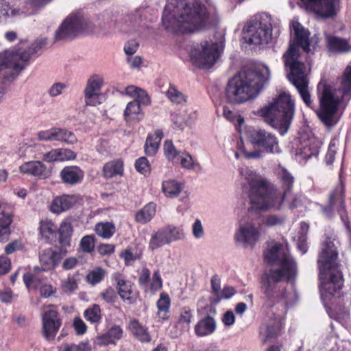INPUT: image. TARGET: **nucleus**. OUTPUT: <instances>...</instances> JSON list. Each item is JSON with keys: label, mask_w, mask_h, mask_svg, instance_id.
<instances>
[{"label": "nucleus", "mask_w": 351, "mask_h": 351, "mask_svg": "<svg viewBox=\"0 0 351 351\" xmlns=\"http://www.w3.org/2000/svg\"><path fill=\"white\" fill-rule=\"evenodd\" d=\"M156 214V204L150 202L139 210L135 215L136 222L145 224L154 217Z\"/></svg>", "instance_id": "obj_33"}, {"label": "nucleus", "mask_w": 351, "mask_h": 351, "mask_svg": "<svg viewBox=\"0 0 351 351\" xmlns=\"http://www.w3.org/2000/svg\"><path fill=\"white\" fill-rule=\"evenodd\" d=\"M317 115L328 128L335 126L351 99V89H317Z\"/></svg>", "instance_id": "obj_7"}, {"label": "nucleus", "mask_w": 351, "mask_h": 351, "mask_svg": "<svg viewBox=\"0 0 351 351\" xmlns=\"http://www.w3.org/2000/svg\"><path fill=\"white\" fill-rule=\"evenodd\" d=\"M265 234V230H262L257 219H253L240 222L234 233V239L244 247L253 249Z\"/></svg>", "instance_id": "obj_14"}, {"label": "nucleus", "mask_w": 351, "mask_h": 351, "mask_svg": "<svg viewBox=\"0 0 351 351\" xmlns=\"http://www.w3.org/2000/svg\"><path fill=\"white\" fill-rule=\"evenodd\" d=\"M72 232L73 227L71 222L67 219L63 221L59 228L60 242L64 245H69Z\"/></svg>", "instance_id": "obj_43"}, {"label": "nucleus", "mask_w": 351, "mask_h": 351, "mask_svg": "<svg viewBox=\"0 0 351 351\" xmlns=\"http://www.w3.org/2000/svg\"><path fill=\"white\" fill-rule=\"evenodd\" d=\"M276 178L282 191L269 180L261 176H255L249 181V197L252 208L279 210L282 208L284 201L291 195L295 178L282 166L276 169Z\"/></svg>", "instance_id": "obj_2"}, {"label": "nucleus", "mask_w": 351, "mask_h": 351, "mask_svg": "<svg viewBox=\"0 0 351 351\" xmlns=\"http://www.w3.org/2000/svg\"><path fill=\"white\" fill-rule=\"evenodd\" d=\"M243 32L246 34L245 38L249 44L254 45L267 44L272 36L270 16L264 14L258 19L250 20L243 27Z\"/></svg>", "instance_id": "obj_10"}, {"label": "nucleus", "mask_w": 351, "mask_h": 351, "mask_svg": "<svg viewBox=\"0 0 351 351\" xmlns=\"http://www.w3.org/2000/svg\"><path fill=\"white\" fill-rule=\"evenodd\" d=\"M162 287V280L158 270L154 271L150 284L149 285L148 291L152 293L159 291Z\"/></svg>", "instance_id": "obj_50"}, {"label": "nucleus", "mask_w": 351, "mask_h": 351, "mask_svg": "<svg viewBox=\"0 0 351 351\" xmlns=\"http://www.w3.org/2000/svg\"><path fill=\"white\" fill-rule=\"evenodd\" d=\"M84 318L92 324L98 323L100 322L101 308L99 305L93 304L90 307L86 308L84 312Z\"/></svg>", "instance_id": "obj_44"}, {"label": "nucleus", "mask_w": 351, "mask_h": 351, "mask_svg": "<svg viewBox=\"0 0 351 351\" xmlns=\"http://www.w3.org/2000/svg\"><path fill=\"white\" fill-rule=\"evenodd\" d=\"M125 91L135 100L128 104L124 111L125 120L128 123L139 122L144 117L140 104H148L149 97L145 89H125Z\"/></svg>", "instance_id": "obj_16"}, {"label": "nucleus", "mask_w": 351, "mask_h": 351, "mask_svg": "<svg viewBox=\"0 0 351 351\" xmlns=\"http://www.w3.org/2000/svg\"><path fill=\"white\" fill-rule=\"evenodd\" d=\"M269 80V71L265 66L261 70L243 69L229 81L226 88H263Z\"/></svg>", "instance_id": "obj_11"}, {"label": "nucleus", "mask_w": 351, "mask_h": 351, "mask_svg": "<svg viewBox=\"0 0 351 351\" xmlns=\"http://www.w3.org/2000/svg\"><path fill=\"white\" fill-rule=\"evenodd\" d=\"M163 136V132L161 130H156L154 134L147 136L144 146L147 156H153L156 154Z\"/></svg>", "instance_id": "obj_26"}, {"label": "nucleus", "mask_w": 351, "mask_h": 351, "mask_svg": "<svg viewBox=\"0 0 351 351\" xmlns=\"http://www.w3.org/2000/svg\"><path fill=\"white\" fill-rule=\"evenodd\" d=\"M223 47V43L205 40L191 50V58L199 67L210 68L219 58Z\"/></svg>", "instance_id": "obj_13"}, {"label": "nucleus", "mask_w": 351, "mask_h": 351, "mask_svg": "<svg viewBox=\"0 0 351 351\" xmlns=\"http://www.w3.org/2000/svg\"><path fill=\"white\" fill-rule=\"evenodd\" d=\"M163 228L167 237L169 239V244L173 241H181L185 239L186 234L182 227L168 225Z\"/></svg>", "instance_id": "obj_42"}, {"label": "nucleus", "mask_w": 351, "mask_h": 351, "mask_svg": "<svg viewBox=\"0 0 351 351\" xmlns=\"http://www.w3.org/2000/svg\"><path fill=\"white\" fill-rule=\"evenodd\" d=\"M289 29L293 40L290 41L287 51L283 55L285 66L289 73L287 77L295 88H308V79L304 63L299 60V48L308 54H313L319 43L316 35L310 38L309 30L298 21L293 20Z\"/></svg>", "instance_id": "obj_3"}, {"label": "nucleus", "mask_w": 351, "mask_h": 351, "mask_svg": "<svg viewBox=\"0 0 351 351\" xmlns=\"http://www.w3.org/2000/svg\"><path fill=\"white\" fill-rule=\"evenodd\" d=\"M63 351H90L91 348L88 342L82 341L78 344L64 343L62 345Z\"/></svg>", "instance_id": "obj_53"}, {"label": "nucleus", "mask_w": 351, "mask_h": 351, "mask_svg": "<svg viewBox=\"0 0 351 351\" xmlns=\"http://www.w3.org/2000/svg\"><path fill=\"white\" fill-rule=\"evenodd\" d=\"M51 1V0H27L26 5L29 6L31 9L30 11L27 12V14H33L36 10L44 7Z\"/></svg>", "instance_id": "obj_61"}, {"label": "nucleus", "mask_w": 351, "mask_h": 351, "mask_svg": "<svg viewBox=\"0 0 351 351\" xmlns=\"http://www.w3.org/2000/svg\"><path fill=\"white\" fill-rule=\"evenodd\" d=\"M38 138L44 141H58L66 144H74L77 142L75 135L71 131L64 128H52L38 133Z\"/></svg>", "instance_id": "obj_19"}, {"label": "nucleus", "mask_w": 351, "mask_h": 351, "mask_svg": "<svg viewBox=\"0 0 351 351\" xmlns=\"http://www.w3.org/2000/svg\"><path fill=\"white\" fill-rule=\"evenodd\" d=\"M106 271L100 267H96L91 270L86 276V281L91 285L99 283L104 278Z\"/></svg>", "instance_id": "obj_46"}, {"label": "nucleus", "mask_w": 351, "mask_h": 351, "mask_svg": "<svg viewBox=\"0 0 351 351\" xmlns=\"http://www.w3.org/2000/svg\"><path fill=\"white\" fill-rule=\"evenodd\" d=\"M326 42L328 50L333 53H346L351 48L346 40L339 37L328 35Z\"/></svg>", "instance_id": "obj_29"}, {"label": "nucleus", "mask_w": 351, "mask_h": 351, "mask_svg": "<svg viewBox=\"0 0 351 351\" xmlns=\"http://www.w3.org/2000/svg\"><path fill=\"white\" fill-rule=\"evenodd\" d=\"M282 320L274 324H264L260 329V337L263 342L267 341L275 337L280 330Z\"/></svg>", "instance_id": "obj_38"}, {"label": "nucleus", "mask_w": 351, "mask_h": 351, "mask_svg": "<svg viewBox=\"0 0 351 351\" xmlns=\"http://www.w3.org/2000/svg\"><path fill=\"white\" fill-rule=\"evenodd\" d=\"M23 281L26 287L29 289H38L43 284V280L39 275L32 272L24 274Z\"/></svg>", "instance_id": "obj_45"}, {"label": "nucleus", "mask_w": 351, "mask_h": 351, "mask_svg": "<svg viewBox=\"0 0 351 351\" xmlns=\"http://www.w3.org/2000/svg\"><path fill=\"white\" fill-rule=\"evenodd\" d=\"M298 93L302 99L304 104L309 108H313L315 107L312 95L309 89H298Z\"/></svg>", "instance_id": "obj_64"}, {"label": "nucleus", "mask_w": 351, "mask_h": 351, "mask_svg": "<svg viewBox=\"0 0 351 351\" xmlns=\"http://www.w3.org/2000/svg\"><path fill=\"white\" fill-rule=\"evenodd\" d=\"M22 12L6 0H0V23H6L21 15Z\"/></svg>", "instance_id": "obj_28"}, {"label": "nucleus", "mask_w": 351, "mask_h": 351, "mask_svg": "<svg viewBox=\"0 0 351 351\" xmlns=\"http://www.w3.org/2000/svg\"><path fill=\"white\" fill-rule=\"evenodd\" d=\"M206 7L197 0H173L163 11L165 28L173 33L186 34L202 29L206 23Z\"/></svg>", "instance_id": "obj_4"}, {"label": "nucleus", "mask_w": 351, "mask_h": 351, "mask_svg": "<svg viewBox=\"0 0 351 351\" xmlns=\"http://www.w3.org/2000/svg\"><path fill=\"white\" fill-rule=\"evenodd\" d=\"M96 234L105 239L111 238L116 232V227L112 222H99L95 226Z\"/></svg>", "instance_id": "obj_39"}, {"label": "nucleus", "mask_w": 351, "mask_h": 351, "mask_svg": "<svg viewBox=\"0 0 351 351\" xmlns=\"http://www.w3.org/2000/svg\"><path fill=\"white\" fill-rule=\"evenodd\" d=\"M110 344L114 345L115 342L110 339L106 332L97 336L94 341V345L97 347H104Z\"/></svg>", "instance_id": "obj_63"}, {"label": "nucleus", "mask_w": 351, "mask_h": 351, "mask_svg": "<svg viewBox=\"0 0 351 351\" xmlns=\"http://www.w3.org/2000/svg\"><path fill=\"white\" fill-rule=\"evenodd\" d=\"M150 280V271L149 270L144 267L143 268L139 278L138 285L144 290L145 292H147L149 289V281Z\"/></svg>", "instance_id": "obj_57"}, {"label": "nucleus", "mask_w": 351, "mask_h": 351, "mask_svg": "<svg viewBox=\"0 0 351 351\" xmlns=\"http://www.w3.org/2000/svg\"><path fill=\"white\" fill-rule=\"evenodd\" d=\"M236 293L237 291L233 287H224L223 289H221V291L217 298H214V302L219 303L222 300H228L232 298Z\"/></svg>", "instance_id": "obj_55"}, {"label": "nucleus", "mask_w": 351, "mask_h": 351, "mask_svg": "<svg viewBox=\"0 0 351 351\" xmlns=\"http://www.w3.org/2000/svg\"><path fill=\"white\" fill-rule=\"evenodd\" d=\"M85 99L87 105L97 106L103 103L106 96L101 92V89H86Z\"/></svg>", "instance_id": "obj_40"}, {"label": "nucleus", "mask_w": 351, "mask_h": 351, "mask_svg": "<svg viewBox=\"0 0 351 351\" xmlns=\"http://www.w3.org/2000/svg\"><path fill=\"white\" fill-rule=\"evenodd\" d=\"M113 279L117 283L118 293L120 298L129 304H133L134 300L131 296L132 291L130 282L126 280L119 273L115 274Z\"/></svg>", "instance_id": "obj_24"}, {"label": "nucleus", "mask_w": 351, "mask_h": 351, "mask_svg": "<svg viewBox=\"0 0 351 351\" xmlns=\"http://www.w3.org/2000/svg\"><path fill=\"white\" fill-rule=\"evenodd\" d=\"M265 261L278 269H271L262 279V290L266 298L271 302H281L286 306L292 305L296 300L295 291L287 292L280 284L283 280L292 281L297 276V265L290 256L287 245L277 242L269 244L264 252Z\"/></svg>", "instance_id": "obj_1"}, {"label": "nucleus", "mask_w": 351, "mask_h": 351, "mask_svg": "<svg viewBox=\"0 0 351 351\" xmlns=\"http://www.w3.org/2000/svg\"><path fill=\"white\" fill-rule=\"evenodd\" d=\"M61 287L62 291L66 293H71L73 292L78 288L76 278L74 276H69L67 278L62 281Z\"/></svg>", "instance_id": "obj_48"}, {"label": "nucleus", "mask_w": 351, "mask_h": 351, "mask_svg": "<svg viewBox=\"0 0 351 351\" xmlns=\"http://www.w3.org/2000/svg\"><path fill=\"white\" fill-rule=\"evenodd\" d=\"M349 305L350 302L348 301V304L346 305L335 306L328 311L330 317L341 323H346L350 319Z\"/></svg>", "instance_id": "obj_34"}, {"label": "nucleus", "mask_w": 351, "mask_h": 351, "mask_svg": "<svg viewBox=\"0 0 351 351\" xmlns=\"http://www.w3.org/2000/svg\"><path fill=\"white\" fill-rule=\"evenodd\" d=\"M129 328L133 335L142 343L151 341L152 337L147 328L142 325L137 319H131L129 324Z\"/></svg>", "instance_id": "obj_27"}, {"label": "nucleus", "mask_w": 351, "mask_h": 351, "mask_svg": "<svg viewBox=\"0 0 351 351\" xmlns=\"http://www.w3.org/2000/svg\"><path fill=\"white\" fill-rule=\"evenodd\" d=\"M60 176L64 183L75 185L83 180L84 172L77 166H68L61 170Z\"/></svg>", "instance_id": "obj_22"}, {"label": "nucleus", "mask_w": 351, "mask_h": 351, "mask_svg": "<svg viewBox=\"0 0 351 351\" xmlns=\"http://www.w3.org/2000/svg\"><path fill=\"white\" fill-rule=\"evenodd\" d=\"M135 168L138 172L145 176L150 173V165L146 157H141L135 162Z\"/></svg>", "instance_id": "obj_52"}, {"label": "nucleus", "mask_w": 351, "mask_h": 351, "mask_svg": "<svg viewBox=\"0 0 351 351\" xmlns=\"http://www.w3.org/2000/svg\"><path fill=\"white\" fill-rule=\"evenodd\" d=\"M215 328V319L210 316H207L196 324L195 331L197 336L204 337L212 334Z\"/></svg>", "instance_id": "obj_31"}, {"label": "nucleus", "mask_w": 351, "mask_h": 351, "mask_svg": "<svg viewBox=\"0 0 351 351\" xmlns=\"http://www.w3.org/2000/svg\"><path fill=\"white\" fill-rule=\"evenodd\" d=\"M223 114L224 117L230 121V122L237 121L239 125L244 123V119L240 115L234 114L232 110L228 109L227 107H223Z\"/></svg>", "instance_id": "obj_62"}, {"label": "nucleus", "mask_w": 351, "mask_h": 351, "mask_svg": "<svg viewBox=\"0 0 351 351\" xmlns=\"http://www.w3.org/2000/svg\"><path fill=\"white\" fill-rule=\"evenodd\" d=\"M39 230L41 236L45 239H49L55 232L53 223L50 221H41Z\"/></svg>", "instance_id": "obj_58"}, {"label": "nucleus", "mask_w": 351, "mask_h": 351, "mask_svg": "<svg viewBox=\"0 0 351 351\" xmlns=\"http://www.w3.org/2000/svg\"><path fill=\"white\" fill-rule=\"evenodd\" d=\"M182 190V184L173 180H170L162 182V191L165 196L168 197L173 198L177 197Z\"/></svg>", "instance_id": "obj_41"}, {"label": "nucleus", "mask_w": 351, "mask_h": 351, "mask_svg": "<svg viewBox=\"0 0 351 351\" xmlns=\"http://www.w3.org/2000/svg\"><path fill=\"white\" fill-rule=\"evenodd\" d=\"M343 170L339 172V184L331 192L329 196V204L322 208V213L328 217H330L332 211L336 210L340 216L341 220L346 226L350 244L351 245V228L349 225L348 214L344 203V184L343 180Z\"/></svg>", "instance_id": "obj_12"}, {"label": "nucleus", "mask_w": 351, "mask_h": 351, "mask_svg": "<svg viewBox=\"0 0 351 351\" xmlns=\"http://www.w3.org/2000/svg\"><path fill=\"white\" fill-rule=\"evenodd\" d=\"M45 45V41L35 42L29 47L22 44L14 49L0 53V71L10 70L6 72L5 78L14 80Z\"/></svg>", "instance_id": "obj_8"}, {"label": "nucleus", "mask_w": 351, "mask_h": 351, "mask_svg": "<svg viewBox=\"0 0 351 351\" xmlns=\"http://www.w3.org/2000/svg\"><path fill=\"white\" fill-rule=\"evenodd\" d=\"M163 151L165 157L168 160L173 161L180 154L179 151L176 148L173 142L167 140L164 143Z\"/></svg>", "instance_id": "obj_49"}, {"label": "nucleus", "mask_w": 351, "mask_h": 351, "mask_svg": "<svg viewBox=\"0 0 351 351\" xmlns=\"http://www.w3.org/2000/svg\"><path fill=\"white\" fill-rule=\"evenodd\" d=\"M39 259L42 265L49 270L58 265L60 254L51 249H47L41 252Z\"/></svg>", "instance_id": "obj_30"}, {"label": "nucleus", "mask_w": 351, "mask_h": 351, "mask_svg": "<svg viewBox=\"0 0 351 351\" xmlns=\"http://www.w3.org/2000/svg\"><path fill=\"white\" fill-rule=\"evenodd\" d=\"M165 95L174 104H181L186 101V96L179 89H167Z\"/></svg>", "instance_id": "obj_47"}, {"label": "nucleus", "mask_w": 351, "mask_h": 351, "mask_svg": "<svg viewBox=\"0 0 351 351\" xmlns=\"http://www.w3.org/2000/svg\"><path fill=\"white\" fill-rule=\"evenodd\" d=\"M82 250L85 252H91L95 247L94 237L90 235L84 237L80 241Z\"/></svg>", "instance_id": "obj_60"}, {"label": "nucleus", "mask_w": 351, "mask_h": 351, "mask_svg": "<svg viewBox=\"0 0 351 351\" xmlns=\"http://www.w3.org/2000/svg\"><path fill=\"white\" fill-rule=\"evenodd\" d=\"M123 173V164L119 160L109 162L103 167V175L106 178H111L116 176H122Z\"/></svg>", "instance_id": "obj_37"}, {"label": "nucleus", "mask_w": 351, "mask_h": 351, "mask_svg": "<svg viewBox=\"0 0 351 351\" xmlns=\"http://www.w3.org/2000/svg\"><path fill=\"white\" fill-rule=\"evenodd\" d=\"M338 252L333 241L327 239L323 243L317 263L319 269L321 298L325 302L340 291L343 278L337 263Z\"/></svg>", "instance_id": "obj_5"}, {"label": "nucleus", "mask_w": 351, "mask_h": 351, "mask_svg": "<svg viewBox=\"0 0 351 351\" xmlns=\"http://www.w3.org/2000/svg\"><path fill=\"white\" fill-rule=\"evenodd\" d=\"M297 154L302 158L307 160L313 156H316L318 154V149L312 140H308L301 143L297 149Z\"/></svg>", "instance_id": "obj_36"}, {"label": "nucleus", "mask_w": 351, "mask_h": 351, "mask_svg": "<svg viewBox=\"0 0 351 351\" xmlns=\"http://www.w3.org/2000/svg\"><path fill=\"white\" fill-rule=\"evenodd\" d=\"M258 221L263 230L265 228H271L276 226L282 225L285 221V217L280 215H267L256 219Z\"/></svg>", "instance_id": "obj_35"}, {"label": "nucleus", "mask_w": 351, "mask_h": 351, "mask_svg": "<svg viewBox=\"0 0 351 351\" xmlns=\"http://www.w3.org/2000/svg\"><path fill=\"white\" fill-rule=\"evenodd\" d=\"M76 202V198L73 195H61L55 197L50 206V210L60 214L72 208Z\"/></svg>", "instance_id": "obj_25"}, {"label": "nucleus", "mask_w": 351, "mask_h": 351, "mask_svg": "<svg viewBox=\"0 0 351 351\" xmlns=\"http://www.w3.org/2000/svg\"><path fill=\"white\" fill-rule=\"evenodd\" d=\"M262 89H226L227 100L232 104H240L258 97Z\"/></svg>", "instance_id": "obj_20"}, {"label": "nucleus", "mask_w": 351, "mask_h": 351, "mask_svg": "<svg viewBox=\"0 0 351 351\" xmlns=\"http://www.w3.org/2000/svg\"><path fill=\"white\" fill-rule=\"evenodd\" d=\"M95 28V24L81 13H71L56 30L54 39L56 41L73 40L80 35L93 33Z\"/></svg>", "instance_id": "obj_9"}, {"label": "nucleus", "mask_w": 351, "mask_h": 351, "mask_svg": "<svg viewBox=\"0 0 351 351\" xmlns=\"http://www.w3.org/2000/svg\"><path fill=\"white\" fill-rule=\"evenodd\" d=\"M171 300L169 295L161 293L160 298L157 301V307L160 312L167 313L170 307Z\"/></svg>", "instance_id": "obj_56"}, {"label": "nucleus", "mask_w": 351, "mask_h": 351, "mask_svg": "<svg viewBox=\"0 0 351 351\" xmlns=\"http://www.w3.org/2000/svg\"><path fill=\"white\" fill-rule=\"evenodd\" d=\"M247 138L254 146L262 148L263 151L269 154H279L281 149L276 136L265 129L249 128Z\"/></svg>", "instance_id": "obj_15"}, {"label": "nucleus", "mask_w": 351, "mask_h": 351, "mask_svg": "<svg viewBox=\"0 0 351 351\" xmlns=\"http://www.w3.org/2000/svg\"><path fill=\"white\" fill-rule=\"evenodd\" d=\"M19 171L21 173L40 179H46L51 174L49 169L42 162L38 160L28 161L23 163L19 167Z\"/></svg>", "instance_id": "obj_21"}, {"label": "nucleus", "mask_w": 351, "mask_h": 351, "mask_svg": "<svg viewBox=\"0 0 351 351\" xmlns=\"http://www.w3.org/2000/svg\"><path fill=\"white\" fill-rule=\"evenodd\" d=\"M341 0H300L302 6L308 12L322 19L335 17L340 9Z\"/></svg>", "instance_id": "obj_17"}, {"label": "nucleus", "mask_w": 351, "mask_h": 351, "mask_svg": "<svg viewBox=\"0 0 351 351\" xmlns=\"http://www.w3.org/2000/svg\"><path fill=\"white\" fill-rule=\"evenodd\" d=\"M172 127L174 129L182 130L186 125L185 114L181 113H173L171 115Z\"/></svg>", "instance_id": "obj_54"}, {"label": "nucleus", "mask_w": 351, "mask_h": 351, "mask_svg": "<svg viewBox=\"0 0 351 351\" xmlns=\"http://www.w3.org/2000/svg\"><path fill=\"white\" fill-rule=\"evenodd\" d=\"M12 221V215L10 213L5 211L3 199L0 196V242H4L8 239Z\"/></svg>", "instance_id": "obj_23"}, {"label": "nucleus", "mask_w": 351, "mask_h": 351, "mask_svg": "<svg viewBox=\"0 0 351 351\" xmlns=\"http://www.w3.org/2000/svg\"><path fill=\"white\" fill-rule=\"evenodd\" d=\"M169 244V239L167 237L164 228H159L152 233L149 242V248L154 251L163 245Z\"/></svg>", "instance_id": "obj_32"}, {"label": "nucleus", "mask_w": 351, "mask_h": 351, "mask_svg": "<svg viewBox=\"0 0 351 351\" xmlns=\"http://www.w3.org/2000/svg\"><path fill=\"white\" fill-rule=\"evenodd\" d=\"M43 334L47 341H53L61 325L60 314L53 306H49L42 315Z\"/></svg>", "instance_id": "obj_18"}, {"label": "nucleus", "mask_w": 351, "mask_h": 351, "mask_svg": "<svg viewBox=\"0 0 351 351\" xmlns=\"http://www.w3.org/2000/svg\"><path fill=\"white\" fill-rule=\"evenodd\" d=\"M260 116L282 136L287 133L295 114V101L290 94L282 93L259 110Z\"/></svg>", "instance_id": "obj_6"}, {"label": "nucleus", "mask_w": 351, "mask_h": 351, "mask_svg": "<svg viewBox=\"0 0 351 351\" xmlns=\"http://www.w3.org/2000/svg\"><path fill=\"white\" fill-rule=\"evenodd\" d=\"M301 230L304 232V234L299 237L298 240V248L302 252V254H305L307 252V245L306 243V232L308 230V225L305 222H302L300 223Z\"/></svg>", "instance_id": "obj_51"}, {"label": "nucleus", "mask_w": 351, "mask_h": 351, "mask_svg": "<svg viewBox=\"0 0 351 351\" xmlns=\"http://www.w3.org/2000/svg\"><path fill=\"white\" fill-rule=\"evenodd\" d=\"M104 85V77L101 75L94 74L88 79L86 88H101Z\"/></svg>", "instance_id": "obj_59"}]
</instances>
